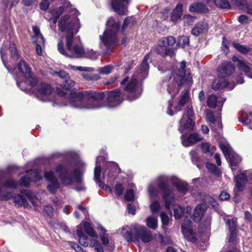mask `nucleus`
I'll list each match as a JSON object with an SVG mask.
<instances>
[{"mask_svg":"<svg viewBox=\"0 0 252 252\" xmlns=\"http://www.w3.org/2000/svg\"><path fill=\"white\" fill-rule=\"evenodd\" d=\"M56 91L58 95L56 103L59 105L81 109L92 110L103 107L113 109L120 105L124 99L119 89L108 92L106 95L102 92L66 93L58 88Z\"/></svg>","mask_w":252,"mask_h":252,"instance_id":"f257e3e1","label":"nucleus"},{"mask_svg":"<svg viewBox=\"0 0 252 252\" xmlns=\"http://www.w3.org/2000/svg\"><path fill=\"white\" fill-rule=\"evenodd\" d=\"M179 68L177 72L175 71L174 66L171 63H168L165 65H160L158 67V69L162 73H165L169 75L166 78L163 79L161 84V87L165 89L169 94L171 95V99L168 100V106L167 113L170 116H173L175 113L180 111L181 107L187 102L189 99V90H186L178 105L172 110V99L179 93L180 88L182 86H187L189 88L192 83V78L190 73L186 74V63L182 61L179 63Z\"/></svg>","mask_w":252,"mask_h":252,"instance_id":"f03ea898","label":"nucleus"},{"mask_svg":"<svg viewBox=\"0 0 252 252\" xmlns=\"http://www.w3.org/2000/svg\"><path fill=\"white\" fill-rule=\"evenodd\" d=\"M78 24L79 19L77 17H71L69 15H65L59 19L58 24L59 31L66 32V50H64L62 40L58 44V50L61 54L69 58L85 57L95 60L97 57L96 52L92 49L86 52L82 47L79 37L74 36L79 31Z\"/></svg>","mask_w":252,"mask_h":252,"instance_id":"7ed1b4c3","label":"nucleus"},{"mask_svg":"<svg viewBox=\"0 0 252 252\" xmlns=\"http://www.w3.org/2000/svg\"><path fill=\"white\" fill-rule=\"evenodd\" d=\"M63 157L65 159H69L73 163L75 168L73 171L70 170L69 166L62 163L57 164L55 167V171L58 174L59 179L63 185L65 186L72 185L74 182L79 185L75 188L78 191H84L86 188L82 184V175L86 164L78 157L77 155L73 152L64 153H54L52 154L50 158Z\"/></svg>","mask_w":252,"mask_h":252,"instance_id":"20e7f679","label":"nucleus"},{"mask_svg":"<svg viewBox=\"0 0 252 252\" xmlns=\"http://www.w3.org/2000/svg\"><path fill=\"white\" fill-rule=\"evenodd\" d=\"M170 183L182 194H185L189 189L188 184L175 176L162 175L157 179V184L161 192L162 198L165 208L169 210L170 206L175 202L174 189L168 185Z\"/></svg>","mask_w":252,"mask_h":252,"instance_id":"39448f33","label":"nucleus"},{"mask_svg":"<svg viewBox=\"0 0 252 252\" xmlns=\"http://www.w3.org/2000/svg\"><path fill=\"white\" fill-rule=\"evenodd\" d=\"M12 27L9 18H2L0 25V43L2 47L0 50L1 59L5 67L9 70L6 63L9 60L10 63L16 62L19 58L15 45L10 42Z\"/></svg>","mask_w":252,"mask_h":252,"instance_id":"423d86ee","label":"nucleus"},{"mask_svg":"<svg viewBox=\"0 0 252 252\" xmlns=\"http://www.w3.org/2000/svg\"><path fill=\"white\" fill-rule=\"evenodd\" d=\"M149 58V54L145 56L141 63L139 72H135L129 81L128 78L126 77L121 82V85H126L124 90L128 93L127 97L130 101L139 98L142 94V89L138 86V80L145 79L147 77L149 69V64L148 63Z\"/></svg>","mask_w":252,"mask_h":252,"instance_id":"0eeeda50","label":"nucleus"},{"mask_svg":"<svg viewBox=\"0 0 252 252\" xmlns=\"http://www.w3.org/2000/svg\"><path fill=\"white\" fill-rule=\"evenodd\" d=\"M194 112L191 106H189L179 121L178 128L180 133L182 143L184 147H188L202 140V137L196 133L190 134L187 136L185 134L191 131L194 127Z\"/></svg>","mask_w":252,"mask_h":252,"instance_id":"6e6552de","label":"nucleus"},{"mask_svg":"<svg viewBox=\"0 0 252 252\" xmlns=\"http://www.w3.org/2000/svg\"><path fill=\"white\" fill-rule=\"evenodd\" d=\"M101 161L102 162V166H103L102 177L104 180L108 183H112L116 178L114 173H120L121 172V170L116 162L114 161L105 162L104 157L102 156H98L96 158V166L94 169V179L96 183L98 184V186L100 188L103 189L105 186L100 180Z\"/></svg>","mask_w":252,"mask_h":252,"instance_id":"1a4fd4ad","label":"nucleus"},{"mask_svg":"<svg viewBox=\"0 0 252 252\" xmlns=\"http://www.w3.org/2000/svg\"><path fill=\"white\" fill-rule=\"evenodd\" d=\"M120 24L112 18L108 19L106 23V29L103 35H100L101 43L100 45L102 53L104 55L110 54L113 51V46L119 42L118 32Z\"/></svg>","mask_w":252,"mask_h":252,"instance_id":"9d476101","label":"nucleus"},{"mask_svg":"<svg viewBox=\"0 0 252 252\" xmlns=\"http://www.w3.org/2000/svg\"><path fill=\"white\" fill-rule=\"evenodd\" d=\"M15 71H18V74L14 76L17 85L21 90H25L24 85L25 84L24 80L29 83L32 86H35L38 82L36 77L32 72L31 69L28 64L24 60H21L18 63Z\"/></svg>","mask_w":252,"mask_h":252,"instance_id":"9b49d317","label":"nucleus"},{"mask_svg":"<svg viewBox=\"0 0 252 252\" xmlns=\"http://www.w3.org/2000/svg\"><path fill=\"white\" fill-rule=\"evenodd\" d=\"M1 179V177L0 175V200L7 201L13 197V192L7 191L6 189H16L18 187L19 183L11 178L6 179L2 182Z\"/></svg>","mask_w":252,"mask_h":252,"instance_id":"f8f14e48","label":"nucleus"},{"mask_svg":"<svg viewBox=\"0 0 252 252\" xmlns=\"http://www.w3.org/2000/svg\"><path fill=\"white\" fill-rule=\"evenodd\" d=\"M71 7L70 3L66 2L59 8L50 9L49 12L45 14L44 17L50 23L56 25L58 20L64 11L68 12L73 11L71 10Z\"/></svg>","mask_w":252,"mask_h":252,"instance_id":"ddd939ff","label":"nucleus"},{"mask_svg":"<svg viewBox=\"0 0 252 252\" xmlns=\"http://www.w3.org/2000/svg\"><path fill=\"white\" fill-rule=\"evenodd\" d=\"M132 232L135 241L140 240L144 243H148L153 239L152 231L145 226L136 225L133 226Z\"/></svg>","mask_w":252,"mask_h":252,"instance_id":"4468645a","label":"nucleus"},{"mask_svg":"<svg viewBox=\"0 0 252 252\" xmlns=\"http://www.w3.org/2000/svg\"><path fill=\"white\" fill-rule=\"evenodd\" d=\"M219 145L225 158L228 160L232 169L233 170L234 167L236 166V160L230 145L225 141H219Z\"/></svg>","mask_w":252,"mask_h":252,"instance_id":"2eb2a0df","label":"nucleus"},{"mask_svg":"<svg viewBox=\"0 0 252 252\" xmlns=\"http://www.w3.org/2000/svg\"><path fill=\"white\" fill-rule=\"evenodd\" d=\"M33 35L32 36V41L36 44V52L40 56L42 55V47L44 46L45 39L37 26L32 27Z\"/></svg>","mask_w":252,"mask_h":252,"instance_id":"dca6fc26","label":"nucleus"},{"mask_svg":"<svg viewBox=\"0 0 252 252\" xmlns=\"http://www.w3.org/2000/svg\"><path fill=\"white\" fill-rule=\"evenodd\" d=\"M244 74L250 78H252V70L251 71V67L249 64L245 61L241 60L237 58V74ZM244 79L243 77H239L237 75V84H243Z\"/></svg>","mask_w":252,"mask_h":252,"instance_id":"f3484780","label":"nucleus"},{"mask_svg":"<svg viewBox=\"0 0 252 252\" xmlns=\"http://www.w3.org/2000/svg\"><path fill=\"white\" fill-rule=\"evenodd\" d=\"M44 177L46 180L48 181L47 186L48 190L51 194H55L57 189L60 188V184L56 178L54 172L52 171H45Z\"/></svg>","mask_w":252,"mask_h":252,"instance_id":"a211bd4d","label":"nucleus"},{"mask_svg":"<svg viewBox=\"0 0 252 252\" xmlns=\"http://www.w3.org/2000/svg\"><path fill=\"white\" fill-rule=\"evenodd\" d=\"M113 10L119 15L126 14L130 0H109Z\"/></svg>","mask_w":252,"mask_h":252,"instance_id":"6ab92c4d","label":"nucleus"},{"mask_svg":"<svg viewBox=\"0 0 252 252\" xmlns=\"http://www.w3.org/2000/svg\"><path fill=\"white\" fill-rule=\"evenodd\" d=\"M235 70V66L230 61L221 63L217 69V74L220 78H225L230 76Z\"/></svg>","mask_w":252,"mask_h":252,"instance_id":"aec40b11","label":"nucleus"},{"mask_svg":"<svg viewBox=\"0 0 252 252\" xmlns=\"http://www.w3.org/2000/svg\"><path fill=\"white\" fill-rule=\"evenodd\" d=\"M53 91L51 87L47 84H41L35 94L36 98L40 101L49 100V96Z\"/></svg>","mask_w":252,"mask_h":252,"instance_id":"412c9836","label":"nucleus"},{"mask_svg":"<svg viewBox=\"0 0 252 252\" xmlns=\"http://www.w3.org/2000/svg\"><path fill=\"white\" fill-rule=\"evenodd\" d=\"M249 176L250 178L252 179V171H244V172L238 171L237 172V191L243 190L248 182L247 176ZM252 195V189L251 190Z\"/></svg>","mask_w":252,"mask_h":252,"instance_id":"4be33fe9","label":"nucleus"},{"mask_svg":"<svg viewBox=\"0 0 252 252\" xmlns=\"http://www.w3.org/2000/svg\"><path fill=\"white\" fill-rule=\"evenodd\" d=\"M239 121L252 129V112L249 109H245L239 113Z\"/></svg>","mask_w":252,"mask_h":252,"instance_id":"5701e85b","label":"nucleus"},{"mask_svg":"<svg viewBox=\"0 0 252 252\" xmlns=\"http://www.w3.org/2000/svg\"><path fill=\"white\" fill-rule=\"evenodd\" d=\"M225 100L224 98L212 94L207 98V105L210 108H214L218 106L221 108Z\"/></svg>","mask_w":252,"mask_h":252,"instance_id":"b1692460","label":"nucleus"},{"mask_svg":"<svg viewBox=\"0 0 252 252\" xmlns=\"http://www.w3.org/2000/svg\"><path fill=\"white\" fill-rule=\"evenodd\" d=\"M77 234L79 238V243L83 247H91V241L94 240V239H90L84 233L83 228L81 225H79L77 227Z\"/></svg>","mask_w":252,"mask_h":252,"instance_id":"393cba45","label":"nucleus"},{"mask_svg":"<svg viewBox=\"0 0 252 252\" xmlns=\"http://www.w3.org/2000/svg\"><path fill=\"white\" fill-rule=\"evenodd\" d=\"M207 208V205L204 203L198 204L196 207L193 214V219L195 222H198L201 220Z\"/></svg>","mask_w":252,"mask_h":252,"instance_id":"a878e982","label":"nucleus"},{"mask_svg":"<svg viewBox=\"0 0 252 252\" xmlns=\"http://www.w3.org/2000/svg\"><path fill=\"white\" fill-rule=\"evenodd\" d=\"M189 10L191 12L206 13L209 11V9L202 2H194L189 6Z\"/></svg>","mask_w":252,"mask_h":252,"instance_id":"bb28decb","label":"nucleus"},{"mask_svg":"<svg viewBox=\"0 0 252 252\" xmlns=\"http://www.w3.org/2000/svg\"><path fill=\"white\" fill-rule=\"evenodd\" d=\"M208 29V25L206 22H200L194 25L191 32L195 36H198L204 31H207Z\"/></svg>","mask_w":252,"mask_h":252,"instance_id":"cd10ccee","label":"nucleus"},{"mask_svg":"<svg viewBox=\"0 0 252 252\" xmlns=\"http://www.w3.org/2000/svg\"><path fill=\"white\" fill-rule=\"evenodd\" d=\"M11 198L13 199L15 205L17 207H23L25 208L28 205L27 199L21 194L13 193V197Z\"/></svg>","mask_w":252,"mask_h":252,"instance_id":"c85d7f7f","label":"nucleus"},{"mask_svg":"<svg viewBox=\"0 0 252 252\" xmlns=\"http://www.w3.org/2000/svg\"><path fill=\"white\" fill-rule=\"evenodd\" d=\"M200 146L202 153L206 156L211 157L214 154L215 150V147L209 142H203Z\"/></svg>","mask_w":252,"mask_h":252,"instance_id":"c756f323","label":"nucleus"},{"mask_svg":"<svg viewBox=\"0 0 252 252\" xmlns=\"http://www.w3.org/2000/svg\"><path fill=\"white\" fill-rule=\"evenodd\" d=\"M184 226L185 224L183 225L182 232L185 238L189 241L192 242H195L196 240L195 233L193 231L192 229L186 228Z\"/></svg>","mask_w":252,"mask_h":252,"instance_id":"7c9ffc66","label":"nucleus"},{"mask_svg":"<svg viewBox=\"0 0 252 252\" xmlns=\"http://www.w3.org/2000/svg\"><path fill=\"white\" fill-rule=\"evenodd\" d=\"M183 5L182 3H178L175 9L173 10L171 20L173 22H176L179 20L182 15V9Z\"/></svg>","mask_w":252,"mask_h":252,"instance_id":"2f4dec72","label":"nucleus"},{"mask_svg":"<svg viewBox=\"0 0 252 252\" xmlns=\"http://www.w3.org/2000/svg\"><path fill=\"white\" fill-rule=\"evenodd\" d=\"M206 118L207 120L212 125V129L213 130H217V128H214L213 125H215L216 123H217V126L219 129H221L222 128V125L219 122H216L215 118L214 116L213 112L211 110H207L206 112Z\"/></svg>","mask_w":252,"mask_h":252,"instance_id":"473e14b6","label":"nucleus"},{"mask_svg":"<svg viewBox=\"0 0 252 252\" xmlns=\"http://www.w3.org/2000/svg\"><path fill=\"white\" fill-rule=\"evenodd\" d=\"M224 78H220L216 79L213 83L212 85V88L213 89L215 90L222 89L225 88L227 85V83Z\"/></svg>","mask_w":252,"mask_h":252,"instance_id":"72a5a7b5","label":"nucleus"},{"mask_svg":"<svg viewBox=\"0 0 252 252\" xmlns=\"http://www.w3.org/2000/svg\"><path fill=\"white\" fill-rule=\"evenodd\" d=\"M148 190L151 199L154 200L158 196L159 191L154 183L153 182L149 184Z\"/></svg>","mask_w":252,"mask_h":252,"instance_id":"f704fd0d","label":"nucleus"},{"mask_svg":"<svg viewBox=\"0 0 252 252\" xmlns=\"http://www.w3.org/2000/svg\"><path fill=\"white\" fill-rule=\"evenodd\" d=\"M159 42L161 46L166 47L169 46L173 45L176 43V41L174 37L169 36L161 38Z\"/></svg>","mask_w":252,"mask_h":252,"instance_id":"c9c22d12","label":"nucleus"},{"mask_svg":"<svg viewBox=\"0 0 252 252\" xmlns=\"http://www.w3.org/2000/svg\"><path fill=\"white\" fill-rule=\"evenodd\" d=\"M189 44V36L182 35L178 37L176 46L178 48L181 47L185 48L188 46Z\"/></svg>","mask_w":252,"mask_h":252,"instance_id":"e433bc0d","label":"nucleus"},{"mask_svg":"<svg viewBox=\"0 0 252 252\" xmlns=\"http://www.w3.org/2000/svg\"><path fill=\"white\" fill-rule=\"evenodd\" d=\"M171 207H173V208L174 216L175 219H180L184 214V208L181 205L175 204V202L174 203V205H172L170 206V209L169 210H170Z\"/></svg>","mask_w":252,"mask_h":252,"instance_id":"4c0bfd02","label":"nucleus"},{"mask_svg":"<svg viewBox=\"0 0 252 252\" xmlns=\"http://www.w3.org/2000/svg\"><path fill=\"white\" fill-rule=\"evenodd\" d=\"M121 233L128 242H135L132 232V228L131 229V232H130L127 228L123 227Z\"/></svg>","mask_w":252,"mask_h":252,"instance_id":"58836bf2","label":"nucleus"},{"mask_svg":"<svg viewBox=\"0 0 252 252\" xmlns=\"http://www.w3.org/2000/svg\"><path fill=\"white\" fill-rule=\"evenodd\" d=\"M19 1L20 0H1L2 4L8 10L9 14H10L11 9L16 7Z\"/></svg>","mask_w":252,"mask_h":252,"instance_id":"ea45409f","label":"nucleus"},{"mask_svg":"<svg viewBox=\"0 0 252 252\" xmlns=\"http://www.w3.org/2000/svg\"><path fill=\"white\" fill-rule=\"evenodd\" d=\"M31 182V179L30 178L28 170L26 171L25 174L20 176L19 184L21 186L28 187Z\"/></svg>","mask_w":252,"mask_h":252,"instance_id":"a19ab883","label":"nucleus"},{"mask_svg":"<svg viewBox=\"0 0 252 252\" xmlns=\"http://www.w3.org/2000/svg\"><path fill=\"white\" fill-rule=\"evenodd\" d=\"M206 167L209 171L217 176L220 175L221 173L218 167L214 164L210 162H206Z\"/></svg>","mask_w":252,"mask_h":252,"instance_id":"79ce46f5","label":"nucleus"},{"mask_svg":"<svg viewBox=\"0 0 252 252\" xmlns=\"http://www.w3.org/2000/svg\"><path fill=\"white\" fill-rule=\"evenodd\" d=\"M31 182H37L42 179L40 173L39 171L35 170L28 171Z\"/></svg>","mask_w":252,"mask_h":252,"instance_id":"37998d69","label":"nucleus"},{"mask_svg":"<svg viewBox=\"0 0 252 252\" xmlns=\"http://www.w3.org/2000/svg\"><path fill=\"white\" fill-rule=\"evenodd\" d=\"M84 229L85 231L86 232L87 234H88L91 237L94 238H97V235L95 232L94 229L92 228L91 224L89 222H85L84 223Z\"/></svg>","mask_w":252,"mask_h":252,"instance_id":"c03bdc74","label":"nucleus"},{"mask_svg":"<svg viewBox=\"0 0 252 252\" xmlns=\"http://www.w3.org/2000/svg\"><path fill=\"white\" fill-rule=\"evenodd\" d=\"M146 224L148 227L155 229L158 227V220L153 216H149L146 219Z\"/></svg>","mask_w":252,"mask_h":252,"instance_id":"a18cd8bd","label":"nucleus"},{"mask_svg":"<svg viewBox=\"0 0 252 252\" xmlns=\"http://www.w3.org/2000/svg\"><path fill=\"white\" fill-rule=\"evenodd\" d=\"M214 4L218 7L222 9L230 8V4L227 0H213Z\"/></svg>","mask_w":252,"mask_h":252,"instance_id":"49530a36","label":"nucleus"},{"mask_svg":"<svg viewBox=\"0 0 252 252\" xmlns=\"http://www.w3.org/2000/svg\"><path fill=\"white\" fill-rule=\"evenodd\" d=\"M114 69V66L112 65H107L103 67H99L97 71L100 74L103 75H107L112 72Z\"/></svg>","mask_w":252,"mask_h":252,"instance_id":"de8ad7c7","label":"nucleus"},{"mask_svg":"<svg viewBox=\"0 0 252 252\" xmlns=\"http://www.w3.org/2000/svg\"><path fill=\"white\" fill-rule=\"evenodd\" d=\"M75 85L74 82L71 80L69 77L64 80L61 86L65 90H70L73 88Z\"/></svg>","mask_w":252,"mask_h":252,"instance_id":"09e8293b","label":"nucleus"},{"mask_svg":"<svg viewBox=\"0 0 252 252\" xmlns=\"http://www.w3.org/2000/svg\"><path fill=\"white\" fill-rule=\"evenodd\" d=\"M150 209L153 214L158 213L161 209V206L158 200H153L150 205Z\"/></svg>","mask_w":252,"mask_h":252,"instance_id":"8fccbe9b","label":"nucleus"},{"mask_svg":"<svg viewBox=\"0 0 252 252\" xmlns=\"http://www.w3.org/2000/svg\"><path fill=\"white\" fill-rule=\"evenodd\" d=\"M189 155L193 163L195 164L199 169H201V166L198 164L199 158L196 151L195 150H192L190 152Z\"/></svg>","mask_w":252,"mask_h":252,"instance_id":"3c124183","label":"nucleus"},{"mask_svg":"<svg viewBox=\"0 0 252 252\" xmlns=\"http://www.w3.org/2000/svg\"><path fill=\"white\" fill-rule=\"evenodd\" d=\"M91 247H94L96 252H104L102 246L96 240L91 241Z\"/></svg>","mask_w":252,"mask_h":252,"instance_id":"603ef678","label":"nucleus"},{"mask_svg":"<svg viewBox=\"0 0 252 252\" xmlns=\"http://www.w3.org/2000/svg\"><path fill=\"white\" fill-rule=\"evenodd\" d=\"M163 47L161 46L159 44V46H157L154 49H152L151 50V51L150 53H148L147 54H149V56L150 57L151 54L153 52L156 53L158 54L162 55V56H164L165 53V49L163 48ZM150 58H149L148 63H149V61L150 60Z\"/></svg>","mask_w":252,"mask_h":252,"instance_id":"864d4df0","label":"nucleus"},{"mask_svg":"<svg viewBox=\"0 0 252 252\" xmlns=\"http://www.w3.org/2000/svg\"><path fill=\"white\" fill-rule=\"evenodd\" d=\"M251 0H237V8L245 11Z\"/></svg>","mask_w":252,"mask_h":252,"instance_id":"5fc2aeb1","label":"nucleus"},{"mask_svg":"<svg viewBox=\"0 0 252 252\" xmlns=\"http://www.w3.org/2000/svg\"><path fill=\"white\" fill-rule=\"evenodd\" d=\"M160 217L162 223V227L164 228L169 223V218L167 214L164 212H161Z\"/></svg>","mask_w":252,"mask_h":252,"instance_id":"6e6d98bb","label":"nucleus"},{"mask_svg":"<svg viewBox=\"0 0 252 252\" xmlns=\"http://www.w3.org/2000/svg\"><path fill=\"white\" fill-rule=\"evenodd\" d=\"M251 49H252V45H251L250 47H247L237 43V51L242 54L248 53Z\"/></svg>","mask_w":252,"mask_h":252,"instance_id":"4d7b16f0","label":"nucleus"},{"mask_svg":"<svg viewBox=\"0 0 252 252\" xmlns=\"http://www.w3.org/2000/svg\"><path fill=\"white\" fill-rule=\"evenodd\" d=\"M125 199L127 201H133L134 199V193L132 189L127 190L125 195Z\"/></svg>","mask_w":252,"mask_h":252,"instance_id":"13d9d810","label":"nucleus"},{"mask_svg":"<svg viewBox=\"0 0 252 252\" xmlns=\"http://www.w3.org/2000/svg\"><path fill=\"white\" fill-rule=\"evenodd\" d=\"M99 236L103 244L105 246L107 245L110 241L108 234L106 233H100Z\"/></svg>","mask_w":252,"mask_h":252,"instance_id":"bf43d9fd","label":"nucleus"},{"mask_svg":"<svg viewBox=\"0 0 252 252\" xmlns=\"http://www.w3.org/2000/svg\"><path fill=\"white\" fill-rule=\"evenodd\" d=\"M124 187L121 184H116L115 186V192L118 195H122L124 191Z\"/></svg>","mask_w":252,"mask_h":252,"instance_id":"052dcab7","label":"nucleus"},{"mask_svg":"<svg viewBox=\"0 0 252 252\" xmlns=\"http://www.w3.org/2000/svg\"><path fill=\"white\" fill-rule=\"evenodd\" d=\"M176 49L174 48H167L165 49V53L164 56H168L170 57H174L175 55V50Z\"/></svg>","mask_w":252,"mask_h":252,"instance_id":"680f3d73","label":"nucleus"},{"mask_svg":"<svg viewBox=\"0 0 252 252\" xmlns=\"http://www.w3.org/2000/svg\"><path fill=\"white\" fill-rule=\"evenodd\" d=\"M131 21V18H130V17H127L125 18V19L124 20V23H123L122 28V31L124 32L125 31V30L126 29V27H127V26L128 25H129L131 23H132V25L134 24V21Z\"/></svg>","mask_w":252,"mask_h":252,"instance_id":"e2e57ef3","label":"nucleus"},{"mask_svg":"<svg viewBox=\"0 0 252 252\" xmlns=\"http://www.w3.org/2000/svg\"><path fill=\"white\" fill-rule=\"evenodd\" d=\"M50 1H53V0ZM50 2L49 0H42L40 3V8L42 10H46L49 6Z\"/></svg>","mask_w":252,"mask_h":252,"instance_id":"0e129e2a","label":"nucleus"},{"mask_svg":"<svg viewBox=\"0 0 252 252\" xmlns=\"http://www.w3.org/2000/svg\"><path fill=\"white\" fill-rule=\"evenodd\" d=\"M206 197V200L207 202L214 208H217L218 207V204L217 201L210 196H207Z\"/></svg>","mask_w":252,"mask_h":252,"instance_id":"69168bd1","label":"nucleus"},{"mask_svg":"<svg viewBox=\"0 0 252 252\" xmlns=\"http://www.w3.org/2000/svg\"><path fill=\"white\" fill-rule=\"evenodd\" d=\"M44 211L50 217H51L53 215V208L51 206H45L44 208Z\"/></svg>","mask_w":252,"mask_h":252,"instance_id":"338daca9","label":"nucleus"},{"mask_svg":"<svg viewBox=\"0 0 252 252\" xmlns=\"http://www.w3.org/2000/svg\"><path fill=\"white\" fill-rule=\"evenodd\" d=\"M221 201L227 200L230 198L229 194L225 190L222 191L219 196Z\"/></svg>","mask_w":252,"mask_h":252,"instance_id":"774afa93","label":"nucleus"}]
</instances>
